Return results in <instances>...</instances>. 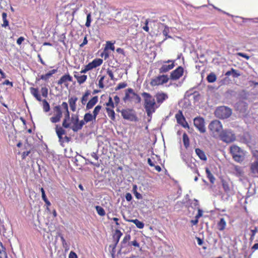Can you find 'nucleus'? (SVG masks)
Wrapping results in <instances>:
<instances>
[{"instance_id":"nucleus-1","label":"nucleus","mask_w":258,"mask_h":258,"mask_svg":"<svg viewBox=\"0 0 258 258\" xmlns=\"http://www.w3.org/2000/svg\"><path fill=\"white\" fill-rule=\"evenodd\" d=\"M142 95L144 97V106L147 115L151 117L159 106L157 105L154 98L150 93L143 92Z\"/></svg>"},{"instance_id":"nucleus-2","label":"nucleus","mask_w":258,"mask_h":258,"mask_svg":"<svg viewBox=\"0 0 258 258\" xmlns=\"http://www.w3.org/2000/svg\"><path fill=\"white\" fill-rule=\"evenodd\" d=\"M124 102L127 101H134L136 103L141 102V98L140 96L136 93L133 89L128 88L125 90V95L123 98Z\"/></svg>"},{"instance_id":"nucleus-3","label":"nucleus","mask_w":258,"mask_h":258,"mask_svg":"<svg viewBox=\"0 0 258 258\" xmlns=\"http://www.w3.org/2000/svg\"><path fill=\"white\" fill-rule=\"evenodd\" d=\"M218 136V138L226 143L233 142L236 139L235 134L230 130H222Z\"/></svg>"},{"instance_id":"nucleus-4","label":"nucleus","mask_w":258,"mask_h":258,"mask_svg":"<svg viewBox=\"0 0 258 258\" xmlns=\"http://www.w3.org/2000/svg\"><path fill=\"white\" fill-rule=\"evenodd\" d=\"M230 152L234 160L238 162H242L244 159V153L239 147L233 145L230 147Z\"/></svg>"},{"instance_id":"nucleus-5","label":"nucleus","mask_w":258,"mask_h":258,"mask_svg":"<svg viewBox=\"0 0 258 258\" xmlns=\"http://www.w3.org/2000/svg\"><path fill=\"white\" fill-rule=\"evenodd\" d=\"M120 112L122 117L125 120L135 122L138 120L136 111L133 109H123L120 111Z\"/></svg>"},{"instance_id":"nucleus-6","label":"nucleus","mask_w":258,"mask_h":258,"mask_svg":"<svg viewBox=\"0 0 258 258\" xmlns=\"http://www.w3.org/2000/svg\"><path fill=\"white\" fill-rule=\"evenodd\" d=\"M232 113L231 109L226 106L218 107L215 111V115L220 118H227Z\"/></svg>"},{"instance_id":"nucleus-7","label":"nucleus","mask_w":258,"mask_h":258,"mask_svg":"<svg viewBox=\"0 0 258 258\" xmlns=\"http://www.w3.org/2000/svg\"><path fill=\"white\" fill-rule=\"evenodd\" d=\"M169 80V78L167 75H159L151 80L150 82V85L153 87L162 85L165 83H167Z\"/></svg>"},{"instance_id":"nucleus-8","label":"nucleus","mask_w":258,"mask_h":258,"mask_svg":"<svg viewBox=\"0 0 258 258\" xmlns=\"http://www.w3.org/2000/svg\"><path fill=\"white\" fill-rule=\"evenodd\" d=\"M222 130V125L220 121L215 120L211 122V132L214 137L218 138Z\"/></svg>"},{"instance_id":"nucleus-9","label":"nucleus","mask_w":258,"mask_h":258,"mask_svg":"<svg viewBox=\"0 0 258 258\" xmlns=\"http://www.w3.org/2000/svg\"><path fill=\"white\" fill-rule=\"evenodd\" d=\"M61 108H62L61 105H56L53 107V116L50 118L51 122L56 123L60 120L62 116Z\"/></svg>"},{"instance_id":"nucleus-10","label":"nucleus","mask_w":258,"mask_h":258,"mask_svg":"<svg viewBox=\"0 0 258 258\" xmlns=\"http://www.w3.org/2000/svg\"><path fill=\"white\" fill-rule=\"evenodd\" d=\"M61 106L65 112L64 118L63 120L62 125L63 127L68 128L70 126V124L68 122L70 118L68 103L66 102H63L61 104Z\"/></svg>"},{"instance_id":"nucleus-11","label":"nucleus","mask_w":258,"mask_h":258,"mask_svg":"<svg viewBox=\"0 0 258 258\" xmlns=\"http://www.w3.org/2000/svg\"><path fill=\"white\" fill-rule=\"evenodd\" d=\"M194 123L195 127L202 133L206 132L205 121L201 117H196L194 119Z\"/></svg>"},{"instance_id":"nucleus-12","label":"nucleus","mask_w":258,"mask_h":258,"mask_svg":"<svg viewBox=\"0 0 258 258\" xmlns=\"http://www.w3.org/2000/svg\"><path fill=\"white\" fill-rule=\"evenodd\" d=\"M175 118L177 122L184 128L189 127L188 123L186 122L181 110H178V112L175 114Z\"/></svg>"},{"instance_id":"nucleus-13","label":"nucleus","mask_w":258,"mask_h":258,"mask_svg":"<svg viewBox=\"0 0 258 258\" xmlns=\"http://www.w3.org/2000/svg\"><path fill=\"white\" fill-rule=\"evenodd\" d=\"M183 72L184 70L183 68L181 66H179L171 73L169 79L172 80H177L183 75Z\"/></svg>"},{"instance_id":"nucleus-14","label":"nucleus","mask_w":258,"mask_h":258,"mask_svg":"<svg viewBox=\"0 0 258 258\" xmlns=\"http://www.w3.org/2000/svg\"><path fill=\"white\" fill-rule=\"evenodd\" d=\"M96 119L93 115L90 112L85 114L84 119L80 121V124L78 126L79 128H82L83 125L89 122L95 120Z\"/></svg>"},{"instance_id":"nucleus-15","label":"nucleus","mask_w":258,"mask_h":258,"mask_svg":"<svg viewBox=\"0 0 258 258\" xmlns=\"http://www.w3.org/2000/svg\"><path fill=\"white\" fill-rule=\"evenodd\" d=\"M73 81V78L69 74L63 75L60 79L57 81V84L58 85H61L64 84L66 87H68L69 84L68 82H71Z\"/></svg>"},{"instance_id":"nucleus-16","label":"nucleus","mask_w":258,"mask_h":258,"mask_svg":"<svg viewBox=\"0 0 258 258\" xmlns=\"http://www.w3.org/2000/svg\"><path fill=\"white\" fill-rule=\"evenodd\" d=\"M71 122L73 123L72 130L74 132H77L82 128H79L78 126L80 124L79 116L78 114H73L71 116Z\"/></svg>"},{"instance_id":"nucleus-17","label":"nucleus","mask_w":258,"mask_h":258,"mask_svg":"<svg viewBox=\"0 0 258 258\" xmlns=\"http://www.w3.org/2000/svg\"><path fill=\"white\" fill-rule=\"evenodd\" d=\"M55 132L59 139V142L60 143V144L62 145V143H64L62 135L66 134V131L62 127L58 125H56Z\"/></svg>"},{"instance_id":"nucleus-18","label":"nucleus","mask_w":258,"mask_h":258,"mask_svg":"<svg viewBox=\"0 0 258 258\" xmlns=\"http://www.w3.org/2000/svg\"><path fill=\"white\" fill-rule=\"evenodd\" d=\"M155 97L158 106H159L161 104H162L165 100L168 99V96L166 93L161 92L157 93L155 95Z\"/></svg>"},{"instance_id":"nucleus-19","label":"nucleus","mask_w":258,"mask_h":258,"mask_svg":"<svg viewBox=\"0 0 258 258\" xmlns=\"http://www.w3.org/2000/svg\"><path fill=\"white\" fill-rule=\"evenodd\" d=\"M122 235V232L119 229H116L114 231V233L113 235V241L114 243V245L113 246V248H114L117 245L119 239L121 236Z\"/></svg>"},{"instance_id":"nucleus-20","label":"nucleus","mask_w":258,"mask_h":258,"mask_svg":"<svg viewBox=\"0 0 258 258\" xmlns=\"http://www.w3.org/2000/svg\"><path fill=\"white\" fill-rule=\"evenodd\" d=\"M166 62H172L171 64H184V58L182 53L178 54L177 58L173 60H168Z\"/></svg>"},{"instance_id":"nucleus-21","label":"nucleus","mask_w":258,"mask_h":258,"mask_svg":"<svg viewBox=\"0 0 258 258\" xmlns=\"http://www.w3.org/2000/svg\"><path fill=\"white\" fill-rule=\"evenodd\" d=\"M74 77L76 79L77 82L80 85L84 83L87 78V75H81L79 72H74Z\"/></svg>"},{"instance_id":"nucleus-22","label":"nucleus","mask_w":258,"mask_h":258,"mask_svg":"<svg viewBox=\"0 0 258 258\" xmlns=\"http://www.w3.org/2000/svg\"><path fill=\"white\" fill-rule=\"evenodd\" d=\"M78 100V98L76 96H73L69 99V103L70 105L71 110L75 112L76 110L77 105L76 102Z\"/></svg>"},{"instance_id":"nucleus-23","label":"nucleus","mask_w":258,"mask_h":258,"mask_svg":"<svg viewBox=\"0 0 258 258\" xmlns=\"http://www.w3.org/2000/svg\"><path fill=\"white\" fill-rule=\"evenodd\" d=\"M98 100L97 96L92 97L86 104V109H90L97 103Z\"/></svg>"},{"instance_id":"nucleus-24","label":"nucleus","mask_w":258,"mask_h":258,"mask_svg":"<svg viewBox=\"0 0 258 258\" xmlns=\"http://www.w3.org/2000/svg\"><path fill=\"white\" fill-rule=\"evenodd\" d=\"M30 92L31 94L38 101H41V97L39 93V90L38 88L31 87L30 88Z\"/></svg>"},{"instance_id":"nucleus-25","label":"nucleus","mask_w":258,"mask_h":258,"mask_svg":"<svg viewBox=\"0 0 258 258\" xmlns=\"http://www.w3.org/2000/svg\"><path fill=\"white\" fill-rule=\"evenodd\" d=\"M57 72V69H53L49 71L48 73L45 75H42L40 76V79L47 81L53 74Z\"/></svg>"},{"instance_id":"nucleus-26","label":"nucleus","mask_w":258,"mask_h":258,"mask_svg":"<svg viewBox=\"0 0 258 258\" xmlns=\"http://www.w3.org/2000/svg\"><path fill=\"white\" fill-rule=\"evenodd\" d=\"M126 221L129 222L133 223L134 224H135L136 225L137 227H138L139 229H143L145 226V224L143 222L139 221L137 219H128V220H126Z\"/></svg>"},{"instance_id":"nucleus-27","label":"nucleus","mask_w":258,"mask_h":258,"mask_svg":"<svg viewBox=\"0 0 258 258\" xmlns=\"http://www.w3.org/2000/svg\"><path fill=\"white\" fill-rule=\"evenodd\" d=\"M251 140V136L250 134L247 133H244L243 135L241 136L240 138V142L245 143L247 144L250 142Z\"/></svg>"},{"instance_id":"nucleus-28","label":"nucleus","mask_w":258,"mask_h":258,"mask_svg":"<svg viewBox=\"0 0 258 258\" xmlns=\"http://www.w3.org/2000/svg\"><path fill=\"white\" fill-rule=\"evenodd\" d=\"M250 170L254 176L258 177V162H253L251 164Z\"/></svg>"},{"instance_id":"nucleus-29","label":"nucleus","mask_w":258,"mask_h":258,"mask_svg":"<svg viewBox=\"0 0 258 258\" xmlns=\"http://www.w3.org/2000/svg\"><path fill=\"white\" fill-rule=\"evenodd\" d=\"M114 108L106 107V110L109 117L113 121L115 120V112L113 110Z\"/></svg>"},{"instance_id":"nucleus-30","label":"nucleus","mask_w":258,"mask_h":258,"mask_svg":"<svg viewBox=\"0 0 258 258\" xmlns=\"http://www.w3.org/2000/svg\"><path fill=\"white\" fill-rule=\"evenodd\" d=\"M196 153L198 156V157L204 161H206L207 160V157L205 155V152L201 150L199 148L196 149Z\"/></svg>"},{"instance_id":"nucleus-31","label":"nucleus","mask_w":258,"mask_h":258,"mask_svg":"<svg viewBox=\"0 0 258 258\" xmlns=\"http://www.w3.org/2000/svg\"><path fill=\"white\" fill-rule=\"evenodd\" d=\"M0 258H8L6 249L3 243L0 241Z\"/></svg>"},{"instance_id":"nucleus-32","label":"nucleus","mask_w":258,"mask_h":258,"mask_svg":"<svg viewBox=\"0 0 258 258\" xmlns=\"http://www.w3.org/2000/svg\"><path fill=\"white\" fill-rule=\"evenodd\" d=\"M226 222L224 218H221L217 223V229L220 231L223 230L226 227Z\"/></svg>"},{"instance_id":"nucleus-33","label":"nucleus","mask_w":258,"mask_h":258,"mask_svg":"<svg viewBox=\"0 0 258 258\" xmlns=\"http://www.w3.org/2000/svg\"><path fill=\"white\" fill-rule=\"evenodd\" d=\"M230 182L229 181H226L224 179L222 180L223 188L226 192H229L230 191Z\"/></svg>"},{"instance_id":"nucleus-34","label":"nucleus","mask_w":258,"mask_h":258,"mask_svg":"<svg viewBox=\"0 0 258 258\" xmlns=\"http://www.w3.org/2000/svg\"><path fill=\"white\" fill-rule=\"evenodd\" d=\"M182 138L184 146L187 149L189 146V139L186 133H183Z\"/></svg>"},{"instance_id":"nucleus-35","label":"nucleus","mask_w":258,"mask_h":258,"mask_svg":"<svg viewBox=\"0 0 258 258\" xmlns=\"http://www.w3.org/2000/svg\"><path fill=\"white\" fill-rule=\"evenodd\" d=\"M174 66H162L159 69V73H164L172 69Z\"/></svg>"},{"instance_id":"nucleus-36","label":"nucleus","mask_w":258,"mask_h":258,"mask_svg":"<svg viewBox=\"0 0 258 258\" xmlns=\"http://www.w3.org/2000/svg\"><path fill=\"white\" fill-rule=\"evenodd\" d=\"M90 95V92L89 90L86 91L84 94H83L82 97L81 98V103L83 105H85L86 104L87 101L88 99V96Z\"/></svg>"},{"instance_id":"nucleus-37","label":"nucleus","mask_w":258,"mask_h":258,"mask_svg":"<svg viewBox=\"0 0 258 258\" xmlns=\"http://www.w3.org/2000/svg\"><path fill=\"white\" fill-rule=\"evenodd\" d=\"M43 110L45 112H47L50 110V105L46 100H42Z\"/></svg>"},{"instance_id":"nucleus-38","label":"nucleus","mask_w":258,"mask_h":258,"mask_svg":"<svg viewBox=\"0 0 258 258\" xmlns=\"http://www.w3.org/2000/svg\"><path fill=\"white\" fill-rule=\"evenodd\" d=\"M2 18L3 20V24H2V27H6L9 26V21L7 20V14L3 12L2 14Z\"/></svg>"},{"instance_id":"nucleus-39","label":"nucleus","mask_w":258,"mask_h":258,"mask_svg":"<svg viewBox=\"0 0 258 258\" xmlns=\"http://www.w3.org/2000/svg\"><path fill=\"white\" fill-rule=\"evenodd\" d=\"M95 209L96 210V211L98 213V214L101 216H104L105 215V212L104 209L99 206H96L95 207Z\"/></svg>"},{"instance_id":"nucleus-40","label":"nucleus","mask_w":258,"mask_h":258,"mask_svg":"<svg viewBox=\"0 0 258 258\" xmlns=\"http://www.w3.org/2000/svg\"><path fill=\"white\" fill-rule=\"evenodd\" d=\"M131 236L130 234H126L124 237L123 240L121 242L122 247L125 246V244L127 243H128L129 241L131 240Z\"/></svg>"},{"instance_id":"nucleus-41","label":"nucleus","mask_w":258,"mask_h":258,"mask_svg":"<svg viewBox=\"0 0 258 258\" xmlns=\"http://www.w3.org/2000/svg\"><path fill=\"white\" fill-rule=\"evenodd\" d=\"M226 75L230 76L232 75L233 77H237L240 76V74L238 72L234 69H232L230 71H228L226 73Z\"/></svg>"},{"instance_id":"nucleus-42","label":"nucleus","mask_w":258,"mask_h":258,"mask_svg":"<svg viewBox=\"0 0 258 258\" xmlns=\"http://www.w3.org/2000/svg\"><path fill=\"white\" fill-rule=\"evenodd\" d=\"M101 108L102 106L101 105H98L96 106L94 109L92 115H93L94 117L95 118V119L96 118L97 115L99 114L100 110L101 109Z\"/></svg>"},{"instance_id":"nucleus-43","label":"nucleus","mask_w":258,"mask_h":258,"mask_svg":"<svg viewBox=\"0 0 258 258\" xmlns=\"http://www.w3.org/2000/svg\"><path fill=\"white\" fill-rule=\"evenodd\" d=\"M133 192L135 195V196L136 197V198L137 199L140 200L143 198L142 195L141 194H140L139 192H138L137 190V185H135L133 186Z\"/></svg>"},{"instance_id":"nucleus-44","label":"nucleus","mask_w":258,"mask_h":258,"mask_svg":"<svg viewBox=\"0 0 258 258\" xmlns=\"http://www.w3.org/2000/svg\"><path fill=\"white\" fill-rule=\"evenodd\" d=\"M110 49L111 50L114 51V49H115V47L114 46V43L111 42L110 41H107L104 51L106 49Z\"/></svg>"},{"instance_id":"nucleus-45","label":"nucleus","mask_w":258,"mask_h":258,"mask_svg":"<svg viewBox=\"0 0 258 258\" xmlns=\"http://www.w3.org/2000/svg\"><path fill=\"white\" fill-rule=\"evenodd\" d=\"M233 172L237 175H241L242 173V170L240 167L235 166L233 168Z\"/></svg>"},{"instance_id":"nucleus-46","label":"nucleus","mask_w":258,"mask_h":258,"mask_svg":"<svg viewBox=\"0 0 258 258\" xmlns=\"http://www.w3.org/2000/svg\"><path fill=\"white\" fill-rule=\"evenodd\" d=\"M59 236L60 237V240L61 241L63 247L66 249H68L69 248V246L63 236L61 234H59Z\"/></svg>"},{"instance_id":"nucleus-47","label":"nucleus","mask_w":258,"mask_h":258,"mask_svg":"<svg viewBox=\"0 0 258 258\" xmlns=\"http://www.w3.org/2000/svg\"><path fill=\"white\" fill-rule=\"evenodd\" d=\"M107 107L114 108V103L113 102L112 99L111 97H109L108 102L106 103Z\"/></svg>"},{"instance_id":"nucleus-48","label":"nucleus","mask_w":258,"mask_h":258,"mask_svg":"<svg viewBox=\"0 0 258 258\" xmlns=\"http://www.w3.org/2000/svg\"><path fill=\"white\" fill-rule=\"evenodd\" d=\"M91 21H92L91 14V13H89L87 15V20H86L85 26L87 27H89L90 26Z\"/></svg>"},{"instance_id":"nucleus-49","label":"nucleus","mask_w":258,"mask_h":258,"mask_svg":"<svg viewBox=\"0 0 258 258\" xmlns=\"http://www.w3.org/2000/svg\"><path fill=\"white\" fill-rule=\"evenodd\" d=\"M127 83L125 82H122L120 83H119L117 86L115 88V91L119 90L121 89H123L125 88L127 86Z\"/></svg>"},{"instance_id":"nucleus-50","label":"nucleus","mask_w":258,"mask_h":258,"mask_svg":"<svg viewBox=\"0 0 258 258\" xmlns=\"http://www.w3.org/2000/svg\"><path fill=\"white\" fill-rule=\"evenodd\" d=\"M103 62V60L100 58H96L94 59L91 62H89L88 64H101Z\"/></svg>"},{"instance_id":"nucleus-51","label":"nucleus","mask_w":258,"mask_h":258,"mask_svg":"<svg viewBox=\"0 0 258 258\" xmlns=\"http://www.w3.org/2000/svg\"><path fill=\"white\" fill-rule=\"evenodd\" d=\"M42 96L44 97H47L48 95V89L46 87H42L41 89Z\"/></svg>"},{"instance_id":"nucleus-52","label":"nucleus","mask_w":258,"mask_h":258,"mask_svg":"<svg viewBox=\"0 0 258 258\" xmlns=\"http://www.w3.org/2000/svg\"><path fill=\"white\" fill-rule=\"evenodd\" d=\"M169 28L166 27L163 31V34L166 37L164 40H166L167 38H170V36H168V34L169 33Z\"/></svg>"},{"instance_id":"nucleus-53","label":"nucleus","mask_w":258,"mask_h":258,"mask_svg":"<svg viewBox=\"0 0 258 258\" xmlns=\"http://www.w3.org/2000/svg\"><path fill=\"white\" fill-rule=\"evenodd\" d=\"M104 76H102L99 81L98 86L100 88H103L104 87V84H103V80L104 79Z\"/></svg>"},{"instance_id":"nucleus-54","label":"nucleus","mask_w":258,"mask_h":258,"mask_svg":"<svg viewBox=\"0 0 258 258\" xmlns=\"http://www.w3.org/2000/svg\"><path fill=\"white\" fill-rule=\"evenodd\" d=\"M127 244L129 246L133 245V246H134L135 247H140V244L136 240H135L133 241L128 242V243Z\"/></svg>"},{"instance_id":"nucleus-55","label":"nucleus","mask_w":258,"mask_h":258,"mask_svg":"<svg viewBox=\"0 0 258 258\" xmlns=\"http://www.w3.org/2000/svg\"><path fill=\"white\" fill-rule=\"evenodd\" d=\"M191 206L195 209L199 208V202L197 200H194L191 203Z\"/></svg>"},{"instance_id":"nucleus-56","label":"nucleus","mask_w":258,"mask_h":258,"mask_svg":"<svg viewBox=\"0 0 258 258\" xmlns=\"http://www.w3.org/2000/svg\"><path fill=\"white\" fill-rule=\"evenodd\" d=\"M256 232H257V228L256 227H255L254 229L251 230V236H250V240L251 241L253 240V239H254V237L255 234L256 233Z\"/></svg>"},{"instance_id":"nucleus-57","label":"nucleus","mask_w":258,"mask_h":258,"mask_svg":"<svg viewBox=\"0 0 258 258\" xmlns=\"http://www.w3.org/2000/svg\"><path fill=\"white\" fill-rule=\"evenodd\" d=\"M241 19H243V22H245L246 20L252 21L253 22L257 23L258 22V18H255L254 19H250V18H244L241 17Z\"/></svg>"},{"instance_id":"nucleus-58","label":"nucleus","mask_w":258,"mask_h":258,"mask_svg":"<svg viewBox=\"0 0 258 258\" xmlns=\"http://www.w3.org/2000/svg\"><path fill=\"white\" fill-rule=\"evenodd\" d=\"M69 258H78V256L75 252L71 251L69 255Z\"/></svg>"},{"instance_id":"nucleus-59","label":"nucleus","mask_w":258,"mask_h":258,"mask_svg":"<svg viewBox=\"0 0 258 258\" xmlns=\"http://www.w3.org/2000/svg\"><path fill=\"white\" fill-rule=\"evenodd\" d=\"M125 197L126 200L128 202H130L132 200V196L129 192L126 193L125 194Z\"/></svg>"},{"instance_id":"nucleus-60","label":"nucleus","mask_w":258,"mask_h":258,"mask_svg":"<svg viewBox=\"0 0 258 258\" xmlns=\"http://www.w3.org/2000/svg\"><path fill=\"white\" fill-rule=\"evenodd\" d=\"M148 20H146L145 22V26L143 27V29L146 32H149V28L148 26Z\"/></svg>"},{"instance_id":"nucleus-61","label":"nucleus","mask_w":258,"mask_h":258,"mask_svg":"<svg viewBox=\"0 0 258 258\" xmlns=\"http://www.w3.org/2000/svg\"><path fill=\"white\" fill-rule=\"evenodd\" d=\"M3 85H10L11 87L13 86V82H10L8 80H6L3 83Z\"/></svg>"},{"instance_id":"nucleus-62","label":"nucleus","mask_w":258,"mask_h":258,"mask_svg":"<svg viewBox=\"0 0 258 258\" xmlns=\"http://www.w3.org/2000/svg\"><path fill=\"white\" fill-rule=\"evenodd\" d=\"M198 213L197 215L196 216V217L199 218L201 217L203 215V211L200 209V208H197Z\"/></svg>"},{"instance_id":"nucleus-63","label":"nucleus","mask_w":258,"mask_h":258,"mask_svg":"<svg viewBox=\"0 0 258 258\" xmlns=\"http://www.w3.org/2000/svg\"><path fill=\"white\" fill-rule=\"evenodd\" d=\"M24 39L25 38L23 37H20L17 40V43L18 45H21L23 41H24Z\"/></svg>"},{"instance_id":"nucleus-64","label":"nucleus","mask_w":258,"mask_h":258,"mask_svg":"<svg viewBox=\"0 0 258 258\" xmlns=\"http://www.w3.org/2000/svg\"><path fill=\"white\" fill-rule=\"evenodd\" d=\"M114 103L117 105L119 103V101H120V99L119 98V97L117 96V95H115L114 97Z\"/></svg>"}]
</instances>
